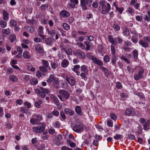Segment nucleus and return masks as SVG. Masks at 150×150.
<instances>
[{"instance_id":"1","label":"nucleus","mask_w":150,"mask_h":150,"mask_svg":"<svg viewBox=\"0 0 150 150\" xmlns=\"http://www.w3.org/2000/svg\"><path fill=\"white\" fill-rule=\"evenodd\" d=\"M59 95L57 96L62 101H63L64 99H68L70 97V94L69 92L64 90H60L59 91Z\"/></svg>"},{"instance_id":"2","label":"nucleus","mask_w":150,"mask_h":150,"mask_svg":"<svg viewBox=\"0 0 150 150\" xmlns=\"http://www.w3.org/2000/svg\"><path fill=\"white\" fill-rule=\"evenodd\" d=\"M139 44L142 47L146 48L150 44V36H149L144 37L143 38L139 41Z\"/></svg>"},{"instance_id":"3","label":"nucleus","mask_w":150,"mask_h":150,"mask_svg":"<svg viewBox=\"0 0 150 150\" xmlns=\"http://www.w3.org/2000/svg\"><path fill=\"white\" fill-rule=\"evenodd\" d=\"M84 127L83 125L81 123L77 122L74 125L72 129L74 132L79 133L83 131Z\"/></svg>"},{"instance_id":"4","label":"nucleus","mask_w":150,"mask_h":150,"mask_svg":"<svg viewBox=\"0 0 150 150\" xmlns=\"http://www.w3.org/2000/svg\"><path fill=\"white\" fill-rule=\"evenodd\" d=\"M45 129V125L41 126H38L36 127H33L32 128L33 131L37 134L42 133Z\"/></svg>"},{"instance_id":"5","label":"nucleus","mask_w":150,"mask_h":150,"mask_svg":"<svg viewBox=\"0 0 150 150\" xmlns=\"http://www.w3.org/2000/svg\"><path fill=\"white\" fill-rule=\"evenodd\" d=\"M92 0H82L81 1V4L83 10H86L87 6H89L91 5Z\"/></svg>"},{"instance_id":"6","label":"nucleus","mask_w":150,"mask_h":150,"mask_svg":"<svg viewBox=\"0 0 150 150\" xmlns=\"http://www.w3.org/2000/svg\"><path fill=\"white\" fill-rule=\"evenodd\" d=\"M39 70L36 72V75L37 77L39 78L43 74V73L48 71V69L46 67L43 66H40L39 67Z\"/></svg>"},{"instance_id":"7","label":"nucleus","mask_w":150,"mask_h":150,"mask_svg":"<svg viewBox=\"0 0 150 150\" xmlns=\"http://www.w3.org/2000/svg\"><path fill=\"white\" fill-rule=\"evenodd\" d=\"M144 71L143 69L141 68L138 71L137 73L135 74L134 78L135 80H137L141 78H143V74Z\"/></svg>"},{"instance_id":"8","label":"nucleus","mask_w":150,"mask_h":150,"mask_svg":"<svg viewBox=\"0 0 150 150\" xmlns=\"http://www.w3.org/2000/svg\"><path fill=\"white\" fill-rule=\"evenodd\" d=\"M74 55L82 59L86 58V56L85 54L83 52L80 50H77L74 52Z\"/></svg>"},{"instance_id":"9","label":"nucleus","mask_w":150,"mask_h":150,"mask_svg":"<svg viewBox=\"0 0 150 150\" xmlns=\"http://www.w3.org/2000/svg\"><path fill=\"white\" fill-rule=\"evenodd\" d=\"M62 139V134H59L53 139L54 143L57 146H59L61 143V141Z\"/></svg>"},{"instance_id":"10","label":"nucleus","mask_w":150,"mask_h":150,"mask_svg":"<svg viewBox=\"0 0 150 150\" xmlns=\"http://www.w3.org/2000/svg\"><path fill=\"white\" fill-rule=\"evenodd\" d=\"M132 45V43L130 42L127 40L125 42L124 46L123 47V49L125 51H130L131 50V49L130 47Z\"/></svg>"},{"instance_id":"11","label":"nucleus","mask_w":150,"mask_h":150,"mask_svg":"<svg viewBox=\"0 0 150 150\" xmlns=\"http://www.w3.org/2000/svg\"><path fill=\"white\" fill-rule=\"evenodd\" d=\"M92 59V62L95 64H97L98 65L100 66H103V64L102 61L98 58H96L95 56L94 57H93Z\"/></svg>"},{"instance_id":"12","label":"nucleus","mask_w":150,"mask_h":150,"mask_svg":"<svg viewBox=\"0 0 150 150\" xmlns=\"http://www.w3.org/2000/svg\"><path fill=\"white\" fill-rule=\"evenodd\" d=\"M66 80L71 86H74L75 84L76 81L74 78L72 76H70L69 77L67 76Z\"/></svg>"},{"instance_id":"13","label":"nucleus","mask_w":150,"mask_h":150,"mask_svg":"<svg viewBox=\"0 0 150 150\" xmlns=\"http://www.w3.org/2000/svg\"><path fill=\"white\" fill-rule=\"evenodd\" d=\"M60 15L61 17L67 18L69 16L70 13L66 10H64L60 11Z\"/></svg>"},{"instance_id":"14","label":"nucleus","mask_w":150,"mask_h":150,"mask_svg":"<svg viewBox=\"0 0 150 150\" xmlns=\"http://www.w3.org/2000/svg\"><path fill=\"white\" fill-rule=\"evenodd\" d=\"M64 112L66 114H67L70 116H72L74 113V111L68 108H65L64 109Z\"/></svg>"},{"instance_id":"15","label":"nucleus","mask_w":150,"mask_h":150,"mask_svg":"<svg viewBox=\"0 0 150 150\" xmlns=\"http://www.w3.org/2000/svg\"><path fill=\"white\" fill-rule=\"evenodd\" d=\"M75 111L76 113L79 115L83 114V112L81 107L79 106H76L75 108Z\"/></svg>"},{"instance_id":"16","label":"nucleus","mask_w":150,"mask_h":150,"mask_svg":"<svg viewBox=\"0 0 150 150\" xmlns=\"http://www.w3.org/2000/svg\"><path fill=\"white\" fill-rule=\"evenodd\" d=\"M51 99L54 101V103L57 105L59 104L58 100L57 97L53 94H51L50 95Z\"/></svg>"},{"instance_id":"17","label":"nucleus","mask_w":150,"mask_h":150,"mask_svg":"<svg viewBox=\"0 0 150 150\" xmlns=\"http://www.w3.org/2000/svg\"><path fill=\"white\" fill-rule=\"evenodd\" d=\"M70 3L69 5L70 7L71 8H74L76 4H78V0H70Z\"/></svg>"},{"instance_id":"18","label":"nucleus","mask_w":150,"mask_h":150,"mask_svg":"<svg viewBox=\"0 0 150 150\" xmlns=\"http://www.w3.org/2000/svg\"><path fill=\"white\" fill-rule=\"evenodd\" d=\"M134 109L133 108H129L127 109L125 111V114L127 116H131L132 115Z\"/></svg>"},{"instance_id":"19","label":"nucleus","mask_w":150,"mask_h":150,"mask_svg":"<svg viewBox=\"0 0 150 150\" xmlns=\"http://www.w3.org/2000/svg\"><path fill=\"white\" fill-rule=\"evenodd\" d=\"M69 64V62L67 59H64L61 64V66L63 68L67 67Z\"/></svg>"},{"instance_id":"20","label":"nucleus","mask_w":150,"mask_h":150,"mask_svg":"<svg viewBox=\"0 0 150 150\" xmlns=\"http://www.w3.org/2000/svg\"><path fill=\"white\" fill-rule=\"evenodd\" d=\"M106 9V10L103 9L101 11V13L102 14L106 15L109 12L110 10V6L109 3L107 4V8Z\"/></svg>"},{"instance_id":"21","label":"nucleus","mask_w":150,"mask_h":150,"mask_svg":"<svg viewBox=\"0 0 150 150\" xmlns=\"http://www.w3.org/2000/svg\"><path fill=\"white\" fill-rule=\"evenodd\" d=\"M42 64L43 66L44 67L47 69L48 68L50 70L51 69L50 67L49 66V64L48 62L45 60L43 59L42 60Z\"/></svg>"},{"instance_id":"22","label":"nucleus","mask_w":150,"mask_h":150,"mask_svg":"<svg viewBox=\"0 0 150 150\" xmlns=\"http://www.w3.org/2000/svg\"><path fill=\"white\" fill-rule=\"evenodd\" d=\"M23 56L24 58L28 59H29L31 57V55L29 52L27 51H25L23 53Z\"/></svg>"},{"instance_id":"23","label":"nucleus","mask_w":150,"mask_h":150,"mask_svg":"<svg viewBox=\"0 0 150 150\" xmlns=\"http://www.w3.org/2000/svg\"><path fill=\"white\" fill-rule=\"evenodd\" d=\"M149 120H147L146 121L143 125V129L144 130L147 131L150 129L149 125Z\"/></svg>"},{"instance_id":"24","label":"nucleus","mask_w":150,"mask_h":150,"mask_svg":"<svg viewBox=\"0 0 150 150\" xmlns=\"http://www.w3.org/2000/svg\"><path fill=\"white\" fill-rule=\"evenodd\" d=\"M53 39L50 38H47L45 39V42L46 44L50 46H52L53 44Z\"/></svg>"},{"instance_id":"25","label":"nucleus","mask_w":150,"mask_h":150,"mask_svg":"<svg viewBox=\"0 0 150 150\" xmlns=\"http://www.w3.org/2000/svg\"><path fill=\"white\" fill-rule=\"evenodd\" d=\"M3 19L6 21L8 20V14L7 11L4 10L3 11Z\"/></svg>"},{"instance_id":"26","label":"nucleus","mask_w":150,"mask_h":150,"mask_svg":"<svg viewBox=\"0 0 150 150\" xmlns=\"http://www.w3.org/2000/svg\"><path fill=\"white\" fill-rule=\"evenodd\" d=\"M52 29H47L46 31L48 34L53 36L56 34V32L55 30H52Z\"/></svg>"},{"instance_id":"27","label":"nucleus","mask_w":150,"mask_h":150,"mask_svg":"<svg viewBox=\"0 0 150 150\" xmlns=\"http://www.w3.org/2000/svg\"><path fill=\"white\" fill-rule=\"evenodd\" d=\"M27 69L28 71H35V69L33 67L32 64L29 63L27 64Z\"/></svg>"},{"instance_id":"28","label":"nucleus","mask_w":150,"mask_h":150,"mask_svg":"<svg viewBox=\"0 0 150 150\" xmlns=\"http://www.w3.org/2000/svg\"><path fill=\"white\" fill-rule=\"evenodd\" d=\"M80 69L81 72H85V73H88V68L87 66L86 65H83L81 66Z\"/></svg>"},{"instance_id":"29","label":"nucleus","mask_w":150,"mask_h":150,"mask_svg":"<svg viewBox=\"0 0 150 150\" xmlns=\"http://www.w3.org/2000/svg\"><path fill=\"white\" fill-rule=\"evenodd\" d=\"M109 41L113 45H116L117 44V42L115 40L113 39L112 37L110 35L108 37Z\"/></svg>"},{"instance_id":"30","label":"nucleus","mask_w":150,"mask_h":150,"mask_svg":"<svg viewBox=\"0 0 150 150\" xmlns=\"http://www.w3.org/2000/svg\"><path fill=\"white\" fill-rule=\"evenodd\" d=\"M38 80L35 78H33L30 81V83L31 85H35L38 83Z\"/></svg>"},{"instance_id":"31","label":"nucleus","mask_w":150,"mask_h":150,"mask_svg":"<svg viewBox=\"0 0 150 150\" xmlns=\"http://www.w3.org/2000/svg\"><path fill=\"white\" fill-rule=\"evenodd\" d=\"M91 137V136L90 134H88V137L84 140L83 143L86 144L87 145L89 144L90 140Z\"/></svg>"},{"instance_id":"32","label":"nucleus","mask_w":150,"mask_h":150,"mask_svg":"<svg viewBox=\"0 0 150 150\" xmlns=\"http://www.w3.org/2000/svg\"><path fill=\"white\" fill-rule=\"evenodd\" d=\"M54 75L53 74H51L47 81V83H51L54 81Z\"/></svg>"},{"instance_id":"33","label":"nucleus","mask_w":150,"mask_h":150,"mask_svg":"<svg viewBox=\"0 0 150 150\" xmlns=\"http://www.w3.org/2000/svg\"><path fill=\"white\" fill-rule=\"evenodd\" d=\"M38 33L42 39H44L45 38V36L44 35H43V32L42 29H40L38 31Z\"/></svg>"},{"instance_id":"34","label":"nucleus","mask_w":150,"mask_h":150,"mask_svg":"<svg viewBox=\"0 0 150 150\" xmlns=\"http://www.w3.org/2000/svg\"><path fill=\"white\" fill-rule=\"evenodd\" d=\"M30 122L32 125H37L39 123L36 119L34 118L31 119Z\"/></svg>"},{"instance_id":"35","label":"nucleus","mask_w":150,"mask_h":150,"mask_svg":"<svg viewBox=\"0 0 150 150\" xmlns=\"http://www.w3.org/2000/svg\"><path fill=\"white\" fill-rule=\"evenodd\" d=\"M106 4V2L104 0H101L99 2V4L101 6V8L103 9L105 8V5Z\"/></svg>"},{"instance_id":"36","label":"nucleus","mask_w":150,"mask_h":150,"mask_svg":"<svg viewBox=\"0 0 150 150\" xmlns=\"http://www.w3.org/2000/svg\"><path fill=\"white\" fill-rule=\"evenodd\" d=\"M58 65V63L57 62H53L51 63V67L53 69H55L57 68Z\"/></svg>"},{"instance_id":"37","label":"nucleus","mask_w":150,"mask_h":150,"mask_svg":"<svg viewBox=\"0 0 150 150\" xmlns=\"http://www.w3.org/2000/svg\"><path fill=\"white\" fill-rule=\"evenodd\" d=\"M64 50L66 54L67 55H71L72 54V50L71 48H65Z\"/></svg>"},{"instance_id":"38","label":"nucleus","mask_w":150,"mask_h":150,"mask_svg":"<svg viewBox=\"0 0 150 150\" xmlns=\"http://www.w3.org/2000/svg\"><path fill=\"white\" fill-rule=\"evenodd\" d=\"M40 89L41 91H42L45 94H47L49 93H50L51 92L50 90L49 89H45L44 88L40 87Z\"/></svg>"},{"instance_id":"39","label":"nucleus","mask_w":150,"mask_h":150,"mask_svg":"<svg viewBox=\"0 0 150 150\" xmlns=\"http://www.w3.org/2000/svg\"><path fill=\"white\" fill-rule=\"evenodd\" d=\"M9 39L11 42H14L16 40V36L14 34H11L9 36Z\"/></svg>"},{"instance_id":"40","label":"nucleus","mask_w":150,"mask_h":150,"mask_svg":"<svg viewBox=\"0 0 150 150\" xmlns=\"http://www.w3.org/2000/svg\"><path fill=\"white\" fill-rule=\"evenodd\" d=\"M10 25L13 27H15V28H18V27L17 25L16 22L14 20H11L10 21Z\"/></svg>"},{"instance_id":"41","label":"nucleus","mask_w":150,"mask_h":150,"mask_svg":"<svg viewBox=\"0 0 150 150\" xmlns=\"http://www.w3.org/2000/svg\"><path fill=\"white\" fill-rule=\"evenodd\" d=\"M2 32L4 35H9L11 33V30L9 29H5L2 30Z\"/></svg>"},{"instance_id":"42","label":"nucleus","mask_w":150,"mask_h":150,"mask_svg":"<svg viewBox=\"0 0 150 150\" xmlns=\"http://www.w3.org/2000/svg\"><path fill=\"white\" fill-rule=\"evenodd\" d=\"M132 53L134 58L137 59H138V51L136 49H135L133 50Z\"/></svg>"},{"instance_id":"43","label":"nucleus","mask_w":150,"mask_h":150,"mask_svg":"<svg viewBox=\"0 0 150 150\" xmlns=\"http://www.w3.org/2000/svg\"><path fill=\"white\" fill-rule=\"evenodd\" d=\"M10 80L12 81L16 82L18 80L17 77L14 75H11L9 77Z\"/></svg>"},{"instance_id":"44","label":"nucleus","mask_w":150,"mask_h":150,"mask_svg":"<svg viewBox=\"0 0 150 150\" xmlns=\"http://www.w3.org/2000/svg\"><path fill=\"white\" fill-rule=\"evenodd\" d=\"M99 68L101 70L103 71L104 73L105 74H108V69L105 67L101 66L99 67Z\"/></svg>"},{"instance_id":"45","label":"nucleus","mask_w":150,"mask_h":150,"mask_svg":"<svg viewBox=\"0 0 150 150\" xmlns=\"http://www.w3.org/2000/svg\"><path fill=\"white\" fill-rule=\"evenodd\" d=\"M42 101L41 100H39L38 101H36L35 102V105L36 107L38 108H40V104L42 103Z\"/></svg>"},{"instance_id":"46","label":"nucleus","mask_w":150,"mask_h":150,"mask_svg":"<svg viewBox=\"0 0 150 150\" xmlns=\"http://www.w3.org/2000/svg\"><path fill=\"white\" fill-rule=\"evenodd\" d=\"M120 59L122 60H123L127 64H129L130 62V61L129 59L125 57L124 56H122L120 57Z\"/></svg>"},{"instance_id":"47","label":"nucleus","mask_w":150,"mask_h":150,"mask_svg":"<svg viewBox=\"0 0 150 150\" xmlns=\"http://www.w3.org/2000/svg\"><path fill=\"white\" fill-rule=\"evenodd\" d=\"M35 49L39 53L41 52L42 51L40 45H36L35 47Z\"/></svg>"},{"instance_id":"48","label":"nucleus","mask_w":150,"mask_h":150,"mask_svg":"<svg viewBox=\"0 0 150 150\" xmlns=\"http://www.w3.org/2000/svg\"><path fill=\"white\" fill-rule=\"evenodd\" d=\"M49 6L48 4H43L40 6V8L42 10L44 11Z\"/></svg>"},{"instance_id":"49","label":"nucleus","mask_w":150,"mask_h":150,"mask_svg":"<svg viewBox=\"0 0 150 150\" xmlns=\"http://www.w3.org/2000/svg\"><path fill=\"white\" fill-rule=\"evenodd\" d=\"M104 61L107 63L109 62L110 58L108 55H106L103 57Z\"/></svg>"},{"instance_id":"50","label":"nucleus","mask_w":150,"mask_h":150,"mask_svg":"<svg viewBox=\"0 0 150 150\" xmlns=\"http://www.w3.org/2000/svg\"><path fill=\"white\" fill-rule=\"evenodd\" d=\"M21 111L23 113H27L28 111V109L26 108L22 107L21 108Z\"/></svg>"},{"instance_id":"51","label":"nucleus","mask_w":150,"mask_h":150,"mask_svg":"<svg viewBox=\"0 0 150 150\" xmlns=\"http://www.w3.org/2000/svg\"><path fill=\"white\" fill-rule=\"evenodd\" d=\"M52 115L57 117L59 115V112L56 110H54L52 112Z\"/></svg>"},{"instance_id":"52","label":"nucleus","mask_w":150,"mask_h":150,"mask_svg":"<svg viewBox=\"0 0 150 150\" xmlns=\"http://www.w3.org/2000/svg\"><path fill=\"white\" fill-rule=\"evenodd\" d=\"M48 132L50 134L53 135L55 133V131L54 128L51 127L49 129Z\"/></svg>"},{"instance_id":"53","label":"nucleus","mask_w":150,"mask_h":150,"mask_svg":"<svg viewBox=\"0 0 150 150\" xmlns=\"http://www.w3.org/2000/svg\"><path fill=\"white\" fill-rule=\"evenodd\" d=\"M142 127L141 125H139L138 127H137V133L138 135L140 134L142 132Z\"/></svg>"},{"instance_id":"54","label":"nucleus","mask_w":150,"mask_h":150,"mask_svg":"<svg viewBox=\"0 0 150 150\" xmlns=\"http://www.w3.org/2000/svg\"><path fill=\"white\" fill-rule=\"evenodd\" d=\"M0 24L1 27L4 28L6 25V22L4 21L3 20L0 21Z\"/></svg>"},{"instance_id":"55","label":"nucleus","mask_w":150,"mask_h":150,"mask_svg":"<svg viewBox=\"0 0 150 150\" xmlns=\"http://www.w3.org/2000/svg\"><path fill=\"white\" fill-rule=\"evenodd\" d=\"M111 50L112 53V54L113 55H115V49L113 44L112 45H111Z\"/></svg>"},{"instance_id":"56","label":"nucleus","mask_w":150,"mask_h":150,"mask_svg":"<svg viewBox=\"0 0 150 150\" xmlns=\"http://www.w3.org/2000/svg\"><path fill=\"white\" fill-rule=\"evenodd\" d=\"M117 57H116L115 56H113L112 59H111V61H112V63L113 65H115V63L116 62V61H117Z\"/></svg>"},{"instance_id":"57","label":"nucleus","mask_w":150,"mask_h":150,"mask_svg":"<svg viewBox=\"0 0 150 150\" xmlns=\"http://www.w3.org/2000/svg\"><path fill=\"white\" fill-rule=\"evenodd\" d=\"M122 138V136L120 134H116L114 137V139L116 140H118Z\"/></svg>"},{"instance_id":"58","label":"nucleus","mask_w":150,"mask_h":150,"mask_svg":"<svg viewBox=\"0 0 150 150\" xmlns=\"http://www.w3.org/2000/svg\"><path fill=\"white\" fill-rule=\"evenodd\" d=\"M128 136L129 139L131 140H134L135 139V137L134 135L131 133L128 134Z\"/></svg>"},{"instance_id":"59","label":"nucleus","mask_w":150,"mask_h":150,"mask_svg":"<svg viewBox=\"0 0 150 150\" xmlns=\"http://www.w3.org/2000/svg\"><path fill=\"white\" fill-rule=\"evenodd\" d=\"M60 125V123L59 121L55 122L54 124V126L56 128H59Z\"/></svg>"},{"instance_id":"60","label":"nucleus","mask_w":150,"mask_h":150,"mask_svg":"<svg viewBox=\"0 0 150 150\" xmlns=\"http://www.w3.org/2000/svg\"><path fill=\"white\" fill-rule=\"evenodd\" d=\"M110 118L113 120L115 121L117 119V116L114 113H112L110 114Z\"/></svg>"},{"instance_id":"61","label":"nucleus","mask_w":150,"mask_h":150,"mask_svg":"<svg viewBox=\"0 0 150 150\" xmlns=\"http://www.w3.org/2000/svg\"><path fill=\"white\" fill-rule=\"evenodd\" d=\"M107 125L108 126L110 127H112L113 126V122L111 120H108L107 121Z\"/></svg>"},{"instance_id":"62","label":"nucleus","mask_w":150,"mask_h":150,"mask_svg":"<svg viewBox=\"0 0 150 150\" xmlns=\"http://www.w3.org/2000/svg\"><path fill=\"white\" fill-rule=\"evenodd\" d=\"M86 56L89 59L92 60L93 58L95 57L93 55H91V54L90 53H88L86 54Z\"/></svg>"},{"instance_id":"63","label":"nucleus","mask_w":150,"mask_h":150,"mask_svg":"<svg viewBox=\"0 0 150 150\" xmlns=\"http://www.w3.org/2000/svg\"><path fill=\"white\" fill-rule=\"evenodd\" d=\"M88 73H85V72H82L80 74V76L81 77L82 79L85 80L86 79V74H87Z\"/></svg>"},{"instance_id":"64","label":"nucleus","mask_w":150,"mask_h":150,"mask_svg":"<svg viewBox=\"0 0 150 150\" xmlns=\"http://www.w3.org/2000/svg\"><path fill=\"white\" fill-rule=\"evenodd\" d=\"M116 87L117 88L121 89L122 87L121 84L119 82H116Z\"/></svg>"}]
</instances>
